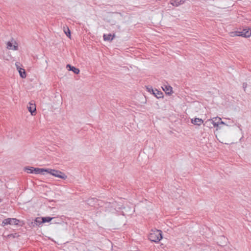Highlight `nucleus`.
Returning <instances> with one entry per match:
<instances>
[{
  "label": "nucleus",
  "mask_w": 251,
  "mask_h": 251,
  "mask_svg": "<svg viewBox=\"0 0 251 251\" xmlns=\"http://www.w3.org/2000/svg\"><path fill=\"white\" fill-rule=\"evenodd\" d=\"M66 67L69 68V70L73 71L75 74H78L79 73V70L78 68L72 66L70 64L67 65Z\"/></svg>",
  "instance_id": "12"
},
{
  "label": "nucleus",
  "mask_w": 251,
  "mask_h": 251,
  "mask_svg": "<svg viewBox=\"0 0 251 251\" xmlns=\"http://www.w3.org/2000/svg\"><path fill=\"white\" fill-rule=\"evenodd\" d=\"M191 123L195 125L200 126L203 124V121L200 118H195L191 119Z\"/></svg>",
  "instance_id": "8"
},
{
  "label": "nucleus",
  "mask_w": 251,
  "mask_h": 251,
  "mask_svg": "<svg viewBox=\"0 0 251 251\" xmlns=\"http://www.w3.org/2000/svg\"><path fill=\"white\" fill-rule=\"evenodd\" d=\"M32 169H34V168L31 167L25 168V170L27 171L28 173H34V171Z\"/></svg>",
  "instance_id": "21"
},
{
  "label": "nucleus",
  "mask_w": 251,
  "mask_h": 251,
  "mask_svg": "<svg viewBox=\"0 0 251 251\" xmlns=\"http://www.w3.org/2000/svg\"><path fill=\"white\" fill-rule=\"evenodd\" d=\"M2 201V199H0V202Z\"/></svg>",
  "instance_id": "26"
},
{
  "label": "nucleus",
  "mask_w": 251,
  "mask_h": 251,
  "mask_svg": "<svg viewBox=\"0 0 251 251\" xmlns=\"http://www.w3.org/2000/svg\"><path fill=\"white\" fill-rule=\"evenodd\" d=\"M162 232L160 230L152 229L148 235L149 239L151 242H158L162 238Z\"/></svg>",
  "instance_id": "1"
},
{
  "label": "nucleus",
  "mask_w": 251,
  "mask_h": 251,
  "mask_svg": "<svg viewBox=\"0 0 251 251\" xmlns=\"http://www.w3.org/2000/svg\"><path fill=\"white\" fill-rule=\"evenodd\" d=\"M15 66L16 67L17 69L18 70L20 76L23 78H25L26 76L25 71V69L20 68V63L18 62H16L15 63Z\"/></svg>",
  "instance_id": "5"
},
{
  "label": "nucleus",
  "mask_w": 251,
  "mask_h": 251,
  "mask_svg": "<svg viewBox=\"0 0 251 251\" xmlns=\"http://www.w3.org/2000/svg\"><path fill=\"white\" fill-rule=\"evenodd\" d=\"M19 222V220L15 219V218H7L4 219L1 224V226H4L7 225H17Z\"/></svg>",
  "instance_id": "4"
},
{
  "label": "nucleus",
  "mask_w": 251,
  "mask_h": 251,
  "mask_svg": "<svg viewBox=\"0 0 251 251\" xmlns=\"http://www.w3.org/2000/svg\"><path fill=\"white\" fill-rule=\"evenodd\" d=\"M219 121H220V125L223 124L225 125V123L222 121L221 118L217 119Z\"/></svg>",
  "instance_id": "24"
},
{
  "label": "nucleus",
  "mask_w": 251,
  "mask_h": 251,
  "mask_svg": "<svg viewBox=\"0 0 251 251\" xmlns=\"http://www.w3.org/2000/svg\"><path fill=\"white\" fill-rule=\"evenodd\" d=\"M219 118V117H214L211 119L213 123V126L216 127L220 125V121H219L218 119H217Z\"/></svg>",
  "instance_id": "15"
},
{
  "label": "nucleus",
  "mask_w": 251,
  "mask_h": 251,
  "mask_svg": "<svg viewBox=\"0 0 251 251\" xmlns=\"http://www.w3.org/2000/svg\"><path fill=\"white\" fill-rule=\"evenodd\" d=\"M115 35L114 34L113 35L111 34H104L103 36V39L105 41H111L115 37Z\"/></svg>",
  "instance_id": "11"
},
{
  "label": "nucleus",
  "mask_w": 251,
  "mask_h": 251,
  "mask_svg": "<svg viewBox=\"0 0 251 251\" xmlns=\"http://www.w3.org/2000/svg\"><path fill=\"white\" fill-rule=\"evenodd\" d=\"M53 219H54V218L50 217H42V222H43V223L49 222L51 221Z\"/></svg>",
  "instance_id": "18"
},
{
  "label": "nucleus",
  "mask_w": 251,
  "mask_h": 251,
  "mask_svg": "<svg viewBox=\"0 0 251 251\" xmlns=\"http://www.w3.org/2000/svg\"><path fill=\"white\" fill-rule=\"evenodd\" d=\"M35 174H44V172H48V169L44 168H34L32 169Z\"/></svg>",
  "instance_id": "7"
},
{
  "label": "nucleus",
  "mask_w": 251,
  "mask_h": 251,
  "mask_svg": "<svg viewBox=\"0 0 251 251\" xmlns=\"http://www.w3.org/2000/svg\"><path fill=\"white\" fill-rule=\"evenodd\" d=\"M184 1L181 0H171L170 3L174 6H178L183 4Z\"/></svg>",
  "instance_id": "9"
},
{
  "label": "nucleus",
  "mask_w": 251,
  "mask_h": 251,
  "mask_svg": "<svg viewBox=\"0 0 251 251\" xmlns=\"http://www.w3.org/2000/svg\"><path fill=\"white\" fill-rule=\"evenodd\" d=\"M243 87H244V90L245 91V88H246V87H247V84H245V83H244V84H243Z\"/></svg>",
  "instance_id": "25"
},
{
  "label": "nucleus",
  "mask_w": 251,
  "mask_h": 251,
  "mask_svg": "<svg viewBox=\"0 0 251 251\" xmlns=\"http://www.w3.org/2000/svg\"><path fill=\"white\" fill-rule=\"evenodd\" d=\"M251 35V29L245 28L241 31H236L230 32V36L231 37L235 36H242L244 37H249Z\"/></svg>",
  "instance_id": "2"
},
{
  "label": "nucleus",
  "mask_w": 251,
  "mask_h": 251,
  "mask_svg": "<svg viewBox=\"0 0 251 251\" xmlns=\"http://www.w3.org/2000/svg\"><path fill=\"white\" fill-rule=\"evenodd\" d=\"M42 218L37 217L35 219L34 223L37 226H40L43 223V222H42Z\"/></svg>",
  "instance_id": "17"
},
{
  "label": "nucleus",
  "mask_w": 251,
  "mask_h": 251,
  "mask_svg": "<svg viewBox=\"0 0 251 251\" xmlns=\"http://www.w3.org/2000/svg\"><path fill=\"white\" fill-rule=\"evenodd\" d=\"M19 234L16 233H15L14 234H8L7 235V238H17L19 237Z\"/></svg>",
  "instance_id": "20"
},
{
  "label": "nucleus",
  "mask_w": 251,
  "mask_h": 251,
  "mask_svg": "<svg viewBox=\"0 0 251 251\" xmlns=\"http://www.w3.org/2000/svg\"><path fill=\"white\" fill-rule=\"evenodd\" d=\"M215 249L210 246H203L201 249V251H215Z\"/></svg>",
  "instance_id": "14"
},
{
  "label": "nucleus",
  "mask_w": 251,
  "mask_h": 251,
  "mask_svg": "<svg viewBox=\"0 0 251 251\" xmlns=\"http://www.w3.org/2000/svg\"><path fill=\"white\" fill-rule=\"evenodd\" d=\"M203 125L209 128H212L213 126V123L211 119H208L205 122Z\"/></svg>",
  "instance_id": "16"
},
{
  "label": "nucleus",
  "mask_w": 251,
  "mask_h": 251,
  "mask_svg": "<svg viewBox=\"0 0 251 251\" xmlns=\"http://www.w3.org/2000/svg\"><path fill=\"white\" fill-rule=\"evenodd\" d=\"M7 48L9 50H18L17 45H13V44L10 42H8L7 43Z\"/></svg>",
  "instance_id": "13"
},
{
  "label": "nucleus",
  "mask_w": 251,
  "mask_h": 251,
  "mask_svg": "<svg viewBox=\"0 0 251 251\" xmlns=\"http://www.w3.org/2000/svg\"><path fill=\"white\" fill-rule=\"evenodd\" d=\"M152 95H154L157 99L161 98L163 97V93L157 89H155L152 93Z\"/></svg>",
  "instance_id": "10"
},
{
  "label": "nucleus",
  "mask_w": 251,
  "mask_h": 251,
  "mask_svg": "<svg viewBox=\"0 0 251 251\" xmlns=\"http://www.w3.org/2000/svg\"><path fill=\"white\" fill-rule=\"evenodd\" d=\"M165 89H164V90L166 91V93L168 94L172 91V87L170 86L167 87V86H165Z\"/></svg>",
  "instance_id": "22"
},
{
  "label": "nucleus",
  "mask_w": 251,
  "mask_h": 251,
  "mask_svg": "<svg viewBox=\"0 0 251 251\" xmlns=\"http://www.w3.org/2000/svg\"><path fill=\"white\" fill-rule=\"evenodd\" d=\"M146 89H147L148 92H149L150 93H151V94H152V93H153V91L154 90L153 89L152 87L148 86L146 87Z\"/></svg>",
  "instance_id": "23"
},
{
  "label": "nucleus",
  "mask_w": 251,
  "mask_h": 251,
  "mask_svg": "<svg viewBox=\"0 0 251 251\" xmlns=\"http://www.w3.org/2000/svg\"><path fill=\"white\" fill-rule=\"evenodd\" d=\"M47 173L53 176L62 178L63 179H65L67 178V176L65 175V174L59 170L49 169H48Z\"/></svg>",
  "instance_id": "3"
},
{
  "label": "nucleus",
  "mask_w": 251,
  "mask_h": 251,
  "mask_svg": "<svg viewBox=\"0 0 251 251\" xmlns=\"http://www.w3.org/2000/svg\"><path fill=\"white\" fill-rule=\"evenodd\" d=\"M27 108L28 111L31 113L32 115H35L36 113V106L34 103L29 102L27 105Z\"/></svg>",
  "instance_id": "6"
},
{
  "label": "nucleus",
  "mask_w": 251,
  "mask_h": 251,
  "mask_svg": "<svg viewBox=\"0 0 251 251\" xmlns=\"http://www.w3.org/2000/svg\"><path fill=\"white\" fill-rule=\"evenodd\" d=\"M64 31L65 32V33L66 34V35L69 37V38H70L71 37V32H70V29H69V28L68 27H64Z\"/></svg>",
  "instance_id": "19"
}]
</instances>
